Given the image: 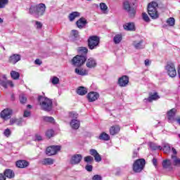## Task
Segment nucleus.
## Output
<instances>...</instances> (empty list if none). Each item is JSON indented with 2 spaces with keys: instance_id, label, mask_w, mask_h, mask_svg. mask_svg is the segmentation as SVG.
<instances>
[{
  "instance_id": "1",
  "label": "nucleus",
  "mask_w": 180,
  "mask_h": 180,
  "mask_svg": "<svg viewBox=\"0 0 180 180\" xmlns=\"http://www.w3.org/2000/svg\"><path fill=\"white\" fill-rule=\"evenodd\" d=\"M148 13L152 19H158L160 13H158V3L152 1L148 5Z\"/></svg>"
},
{
  "instance_id": "2",
  "label": "nucleus",
  "mask_w": 180,
  "mask_h": 180,
  "mask_svg": "<svg viewBox=\"0 0 180 180\" xmlns=\"http://www.w3.org/2000/svg\"><path fill=\"white\" fill-rule=\"evenodd\" d=\"M30 13H35L37 17L41 16L46 12V4L41 3L37 6H31L29 10Z\"/></svg>"
},
{
  "instance_id": "3",
  "label": "nucleus",
  "mask_w": 180,
  "mask_h": 180,
  "mask_svg": "<svg viewBox=\"0 0 180 180\" xmlns=\"http://www.w3.org/2000/svg\"><path fill=\"white\" fill-rule=\"evenodd\" d=\"M144 167H146V160L141 158L134 162L132 165V169L134 172L139 174L141 172L143 169H144Z\"/></svg>"
},
{
  "instance_id": "4",
  "label": "nucleus",
  "mask_w": 180,
  "mask_h": 180,
  "mask_svg": "<svg viewBox=\"0 0 180 180\" xmlns=\"http://www.w3.org/2000/svg\"><path fill=\"white\" fill-rule=\"evenodd\" d=\"M39 105L44 110H48L49 112L53 108V101L46 97L39 98Z\"/></svg>"
},
{
  "instance_id": "5",
  "label": "nucleus",
  "mask_w": 180,
  "mask_h": 180,
  "mask_svg": "<svg viewBox=\"0 0 180 180\" xmlns=\"http://www.w3.org/2000/svg\"><path fill=\"white\" fill-rule=\"evenodd\" d=\"M99 43H101V39L98 36L93 35L88 39V47L90 50L96 49L99 46Z\"/></svg>"
},
{
  "instance_id": "6",
  "label": "nucleus",
  "mask_w": 180,
  "mask_h": 180,
  "mask_svg": "<svg viewBox=\"0 0 180 180\" xmlns=\"http://www.w3.org/2000/svg\"><path fill=\"white\" fill-rule=\"evenodd\" d=\"M165 70L171 78H175V77H176V69L175 68V65L173 63H168L165 67Z\"/></svg>"
},
{
  "instance_id": "7",
  "label": "nucleus",
  "mask_w": 180,
  "mask_h": 180,
  "mask_svg": "<svg viewBox=\"0 0 180 180\" xmlns=\"http://www.w3.org/2000/svg\"><path fill=\"white\" fill-rule=\"evenodd\" d=\"M86 61V57L84 56H76L72 60L73 65L75 67H81Z\"/></svg>"
},
{
  "instance_id": "8",
  "label": "nucleus",
  "mask_w": 180,
  "mask_h": 180,
  "mask_svg": "<svg viewBox=\"0 0 180 180\" xmlns=\"http://www.w3.org/2000/svg\"><path fill=\"white\" fill-rule=\"evenodd\" d=\"M150 147L152 150H163L165 154H169V153L172 151V148H174V147H171V145H169V143H165L163 146V148L160 146H155L154 144L151 145Z\"/></svg>"
},
{
  "instance_id": "9",
  "label": "nucleus",
  "mask_w": 180,
  "mask_h": 180,
  "mask_svg": "<svg viewBox=\"0 0 180 180\" xmlns=\"http://www.w3.org/2000/svg\"><path fill=\"white\" fill-rule=\"evenodd\" d=\"M172 153L171 158L173 165H174V167H180V158L176 156L178 155V151H176L175 148H172Z\"/></svg>"
},
{
  "instance_id": "10",
  "label": "nucleus",
  "mask_w": 180,
  "mask_h": 180,
  "mask_svg": "<svg viewBox=\"0 0 180 180\" xmlns=\"http://www.w3.org/2000/svg\"><path fill=\"white\" fill-rule=\"evenodd\" d=\"M61 150V146H51L46 148V155L51 156L57 154L58 151Z\"/></svg>"
},
{
  "instance_id": "11",
  "label": "nucleus",
  "mask_w": 180,
  "mask_h": 180,
  "mask_svg": "<svg viewBox=\"0 0 180 180\" xmlns=\"http://www.w3.org/2000/svg\"><path fill=\"white\" fill-rule=\"evenodd\" d=\"M12 113H13L12 109L5 108L0 112V117L3 119V120H8V119H11Z\"/></svg>"
},
{
  "instance_id": "12",
  "label": "nucleus",
  "mask_w": 180,
  "mask_h": 180,
  "mask_svg": "<svg viewBox=\"0 0 180 180\" xmlns=\"http://www.w3.org/2000/svg\"><path fill=\"white\" fill-rule=\"evenodd\" d=\"M99 98V94L95 91H91L87 95L89 102H95Z\"/></svg>"
},
{
  "instance_id": "13",
  "label": "nucleus",
  "mask_w": 180,
  "mask_h": 180,
  "mask_svg": "<svg viewBox=\"0 0 180 180\" xmlns=\"http://www.w3.org/2000/svg\"><path fill=\"white\" fill-rule=\"evenodd\" d=\"M162 166L164 169L172 171V162L169 159H165L162 162Z\"/></svg>"
},
{
  "instance_id": "14",
  "label": "nucleus",
  "mask_w": 180,
  "mask_h": 180,
  "mask_svg": "<svg viewBox=\"0 0 180 180\" xmlns=\"http://www.w3.org/2000/svg\"><path fill=\"white\" fill-rule=\"evenodd\" d=\"M0 85L3 86L4 88H8V86H11V88H13V82L11 80H6V77H4V79H0Z\"/></svg>"
},
{
  "instance_id": "15",
  "label": "nucleus",
  "mask_w": 180,
  "mask_h": 180,
  "mask_svg": "<svg viewBox=\"0 0 180 180\" xmlns=\"http://www.w3.org/2000/svg\"><path fill=\"white\" fill-rule=\"evenodd\" d=\"M82 160V155H79V154L74 155L71 158L70 164H72L73 165L79 164Z\"/></svg>"
},
{
  "instance_id": "16",
  "label": "nucleus",
  "mask_w": 180,
  "mask_h": 180,
  "mask_svg": "<svg viewBox=\"0 0 180 180\" xmlns=\"http://www.w3.org/2000/svg\"><path fill=\"white\" fill-rule=\"evenodd\" d=\"M109 131L110 136H116V134H119L120 132V126L113 125L110 127Z\"/></svg>"
},
{
  "instance_id": "17",
  "label": "nucleus",
  "mask_w": 180,
  "mask_h": 180,
  "mask_svg": "<svg viewBox=\"0 0 180 180\" xmlns=\"http://www.w3.org/2000/svg\"><path fill=\"white\" fill-rule=\"evenodd\" d=\"M129 84V77L124 75L118 79L120 86H126Z\"/></svg>"
},
{
  "instance_id": "18",
  "label": "nucleus",
  "mask_w": 180,
  "mask_h": 180,
  "mask_svg": "<svg viewBox=\"0 0 180 180\" xmlns=\"http://www.w3.org/2000/svg\"><path fill=\"white\" fill-rule=\"evenodd\" d=\"M123 8L127 12H129V13H133L134 15L136 13V11L134 8L130 6V3L128 1H125L123 4Z\"/></svg>"
},
{
  "instance_id": "19",
  "label": "nucleus",
  "mask_w": 180,
  "mask_h": 180,
  "mask_svg": "<svg viewBox=\"0 0 180 180\" xmlns=\"http://www.w3.org/2000/svg\"><path fill=\"white\" fill-rule=\"evenodd\" d=\"M90 154L93 157H94L95 161L96 162H101L102 161V157H101V155L98 153V151L95 149H91L90 150Z\"/></svg>"
},
{
  "instance_id": "20",
  "label": "nucleus",
  "mask_w": 180,
  "mask_h": 180,
  "mask_svg": "<svg viewBox=\"0 0 180 180\" xmlns=\"http://www.w3.org/2000/svg\"><path fill=\"white\" fill-rule=\"evenodd\" d=\"M160 99V96H158V93L155 92L153 94L150 93L149 94V97L148 98H145V102H153V101H158Z\"/></svg>"
},
{
  "instance_id": "21",
  "label": "nucleus",
  "mask_w": 180,
  "mask_h": 180,
  "mask_svg": "<svg viewBox=\"0 0 180 180\" xmlns=\"http://www.w3.org/2000/svg\"><path fill=\"white\" fill-rule=\"evenodd\" d=\"M9 63L11 64H16L18 61H20V55L13 54L8 59Z\"/></svg>"
},
{
  "instance_id": "22",
  "label": "nucleus",
  "mask_w": 180,
  "mask_h": 180,
  "mask_svg": "<svg viewBox=\"0 0 180 180\" xmlns=\"http://www.w3.org/2000/svg\"><path fill=\"white\" fill-rule=\"evenodd\" d=\"M4 175L6 178H8L9 179H12V178H15V172L13 170L11 169H7L4 172Z\"/></svg>"
},
{
  "instance_id": "23",
  "label": "nucleus",
  "mask_w": 180,
  "mask_h": 180,
  "mask_svg": "<svg viewBox=\"0 0 180 180\" xmlns=\"http://www.w3.org/2000/svg\"><path fill=\"white\" fill-rule=\"evenodd\" d=\"M86 23H87L86 19L84 18H81L76 22V25L77 27H79V29L84 28V27L86 25Z\"/></svg>"
},
{
  "instance_id": "24",
  "label": "nucleus",
  "mask_w": 180,
  "mask_h": 180,
  "mask_svg": "<svg viewBox=\"0 0 180 180\" xmlns=\"http://www.w3.org/2000/svg\"><path fill=\"white\" fill-rule=\"evenodd\" d=\"M16 167L18 168H26V167H29V162L26 160H18L16 162Z\"/></svg>"
},
{
  "instance_id": "25",
  "label": "nucleus",
  "mask_w": 180,
  "mask_h": 180,
  "mask_svg": "<svg viewBox=\"0 0 180 180\" xmlns=\"http://www.w3.org/2000/svg\"><path fill=\"white\" fill-rule=\"evenodd\" d=\"M86 65L88 68H94V67L96 65V60L92 58H90L87 60Z\"/></svg>"
},
{
  "instance_id": "26",
  "label": "nucleus",
  "mask_w": 180,
  "mask_h": 180,
  "mask_svg": "<svg viewBox=\"0 0 180 180\" xmlns=\"http://www.w3.org/2000/svg\"><path fill=\"white\" fill-rule=\"evenodd\" d=\"M79 16H81V13H79V12H78V11L72 12L68 16L69 20L70 22H74V20H75L76 18H79Z\"/></svg>"
},
{
  "instance_id": "27",
  "label": "nucleus",
  "mask_w": 180,
  "mask_h": 180,
  "mask_svg": "<svg viewBox=\"0 0 180 180\" xmlns=\"http://www.w3.org/2000/svg\"><path fill=\"white\" fill-rule=\"evenodd\" d=\"M75 72L77 74V75H88V71L85 69H81L79 68H77L75 70Z\"/></svg>"
},
{
  "instance_id": "28",
  "label": "nucleus",
  "mask_w": 180,
  "mask_h": 180,
  "mask_svg": "<svg viewBox=\"0 0 180 180\" xmlns=\"http://www.w3.org/2000/svg\"><path fill=\"white\" fill-rule=\"evenodd\" d=\"M77 93L78 94V95H81L82 96L84 95H86V94H88V89L84 86H79L77 89Z\"/></svg>"
},
{
  "instance_id": "29",
  "label": "nucleus",
  "mask_w": 180,
  "mask_h": 180,
  "mask_svg": "<svg viewBox=\"0 0 180 180\" xmlns=\"http://www.w3.org/2000/svg\"><path fill=\"white\" fill-rule=\"evenodd\" d=\"M176 113V109L175 108L171 109L169 111L167 112V119L169 120H172Z\"/></svg>"
},
{
  "instance_id": "30",
  "label": "nucleus",
  "mask_w": 180,
  "mask_h": 180,
  "mask_svg": "<svg viewBox=\"0 0 180 180\" xmlns=\"http://www.w3.org/2000/svg\"><path fill=\"white\" fill-rule=\"evenodd\" d=\"M98 139L100 140H103V141H109V140H110V136L105 132H102L98 136Z\"/></svg>"
},
{
  "instance_id": "31",
  "label": "nucleus",
  "mask_w": 180,
  "mask_h": 180,
  "mask_svg": "<svg viewBox=\"0 0 180 180\" xmlns=\"http://www.w3.org/2000/svg\"><path fill=\"white\" fill-rule=\"evenodd\" d=\"M10 124H17V126H22V119L12 118L10 120Z\"/></svg>"
},
{
  "instance_id": "32",
  "label": "nucleus",
  "mask_w": 180,
  "mask_h": 180,
  "mask_svg": "<svg viewBox=\"0 0 180 180\" xmlns=\"http://www.w3.org/2000/svg\"><path fill=\"white\" fill-rule=\"evenodd\" d=\"M124 29L125 30H136V27H134V23L129 22L124 25Z\"/></svg>"
},
{
  "instance_id": "33",
  "label": "nucleus",
  "mask_w": 180,
  "mask_h": 180,
  "mask_svg": "<svg viewBox=\"0 0 180 180\" xmlns=\"http://www.w3.org/2000/svg\"><path fill=\"white\" fill-rule=\"evenodd\" d=\"M41 162L43 165H53V164H54V160L52 158H45Z\"/></svg>"
},
{
  "instance_id": "34",
  "label": "nucleus",
  "mask_w": 180,
  "mask_h": 180,
  "mask_svg": "<svg viewBox=\"0 0 180 180\" xmlns=\"http://www.w3.org/2000/svg\"><path fill=\"white\" fill-rule=\"evenodd\" d=\"M70 126L72 129H75L77 130V129L79 128V121L77 120H72Z\"/></svg>"
},
{
  "instance_id": "35",
  "label": "nucleus",
  "mask_w": 180,
  "mask_h": 180,
  "mask_svg": "<svg viewBox=\"0 0 180 180\" xmlns=\"http://www.w3.org/2000/svg\"><path fill=\"white\" fill-rule=\"evenodd\" d=\"M122 34H117L114 37V43L115 44H119L122 41Z\"/></svg>"
},
{
  "instance_id": "36",
  "label": "nucleus",
  "mask_w": 180,
  "mask_h": 180,
  "mask_svg": "<svg viewBox=\"0 0 180 180\" xmlns=\"http://www.w3.org/2000/svg\"><path fill=\"white\" fill-rule=\"evenodd\" d=\"M11 78H13V79H19V77H20V75L19 74V72L15 70H12L11 72Z\"/></svg>"
},
{
  "instance_id": "37",
  "label": "nucleus",
  "mask_w": 180,
  "mask_h": 180,
  "mask_svg": "<svg viewBox=\"0 0 180 180\" xmlns=\"http://www.w3.org/2000/svg\"><path fill=\"white\" fill-rule=\"evenodd\" d=\"M84 161L87 162V164H92L94 162V158L91 155L86 156L84 158Z\"/></svg>"
},
{
  "instance_id": "38",
  "label": "nucleus",
  "mask_w": 180,
  "mask_h": 180,
  "mask_svg": "<svg viewBox=\"0 0 180 180\" xmlns=\"http://www.w3.org/2000/svg\"><path fill=\"white\" fill-rule=\"evenodd\" d=\"M78 52L80 54H87L88 53V48H86V47H79V48H78Z\"/></svg>"
},
{
  "instance_id": "39",
  "label": "nucleus",
  "mask_w": 180,
  "mask_h": 180,
  "mask_svg": "<svg viewBox=\"0 0 180 180\" xmlns=\"http://www.w3.org/2000/svg\"><path fill=\"white\" fill-rule=\"evenodd\" d=\"M100 8L102 11V12H103V13H107L108 12L106 11H108V6H106L105 4L104 3H101L100 4Z\"/></svg>"
},
{
  "instance_id": "40",
  "label": "nucleus",
  "mask_w": 180,
  "mask_h": 180,
  "mask_svg": "<svg viewBox=\"0 0 180 180\" xmlns=\"http://www.w3.org/2000/svg\"><path fill=\"white\" fill-rule=\"evenodd\" d=\"M9 0H0V9H2L8 5Z\"/></svg>"
},
{
  "instance_id": "41",
  "label": "nucleus",
  "mask_w": 180,
  "mask_h": 180,
  "mask_svg": "<svg viewBox=\"0 0 180 180\" xmlns=\"http://www.w3.org/2000/svg\"><path fill=\"white\" fill-rule=\"evenodd\" d=\"M46 136L48 139H51L54 136V131L53 129H49L46 131Z\"/></svg>"
},
{
  "instance_id": "42",
  "label": "nucleus",
  "mask_w": 180,
  "mask_h": 180,
  "mask_svg": "<svg viewBox=\"0 0 180 180\" xmlns=\"http://www.w3.org/2000/svg\"><path fill=\"white\" fill-rule=\"evenodd\" d=\"M167 25H169V26H174V25H175V18H168L167 20Z\"/></svg>"
},
{
  "instance_id": "43",
  "label": "nucleus",
  "mask_w": 180,
  "mask_h": 180,
  "mask_svg": "<svg viewBox=\"0 0 180 180\" xmlns=\"http://www.w3.org/2000/svg\"><path fill=\"white\" fill-rule=\"evenodd\" d=\"M69 117L70 119H72V120H76L78 117V114H77V112H71L69 113Z\"/></svg>"
},
{
  "instance_id": "44",
  "label": "nucleus",
  "mask_w": 180,
  "mask_h": 180,
  "mask_svg": "<svg viewBox=\"0 0 180 180\" xmlns=\"http://www.w3.org/2000/svg\"><path fill=\"white\" fill-rule=\"evenodd\" d=\"M4 134L6 137H10L11 134H12V131L8 128L6 129L4 131Z\"/></svg>"
},
{
  "instance_id": "45",
  "label": "nucleus",
  "mask_w": 180,
  "mask_h": 180,
  "mask_svg": "<svg viewBox=\"0 0 180 180\" xmlns=\"http://www.w3.org/2000/svg\"><path fill=\"white\" fill-rule=\"evenodd\" d=\"M44 122H49V123H54V118L52 117H44Z\"/></svg>"
},
{
  "instance_id": "46",
  "label": "nucleus",
  "mask_w": 180,
  "mask_h": 180,
  "mask_svg": "<svg viewBox=\"0 0 180 180\" xmlns=\"http://www.w3.org/2000/svg\"><path fill=\"white\" fill-rule=\"evenodd\" d=\"M142 18L145 22H150V18L148 17V15H147V13H143Z\"/></svg>"
},
{
  "instance_id": "47",
  "label": "nucleus",
  "mask_w": 180,
  "mask_h": 180,
  "mask_svg": "<svg viewBox=\"0 0 180 180\" xmlns=\"http://www.w3.org/2000/svg\"><path fill=\"white\" fill-rule=\"evenodd\" d=\"M51 82H52V84H53V85H57V84H58V82H60V79H58V77H53L52 78Z\"/></svg>"
},
{
  "instance_id": "48",
  "label": "nucleus",
  "mask_w": 180,
  "mask_h": 180,
  "mask_svg": "<svg viewBox=\"0 0 180 180\" xmlns=\"http://www.w3.org/2000/svg\"><path fill=\"white\" fill-rule=\"evenodd\" d=\"M26 101H27V98H26V96H25V95L20 96V103H26Z\"/></svg>"
},
{
  "instance_id": "49",
  "label": "nucleus",
  "mask_w": 180,
  "mask_h": 180,
  "mask_svg": "<svg viewBox=\"0 0 180 180\" xmlns=\"http://www.w3.org/2000/svg\"><path fill=\"white\" fill-rule=\"evenodd\" d=\"M141 43H143V41H140L139 42H136L134 41L133 45L134 46L135 49H141Z\"/></svg>"
},
{
  "instance_id": "50",
  "label": "nucleus",
  "mask_w": 180,
  "mask_h": 180,
  "mask_svg": "<svg viewBox=\"0 0 180 180\" xmlns=\"http://www.w3.org/2000/svg\"><path fill=\"white\" fill-rule=\"evenodd\" d=\"M34 140L35 141H41V140H43V138L40 136V134H37L34 136Z\"/></svg>"
},
{
  "instance_id": "51",
  "label": "nucleus",
  "mask_w": 180,
  "mask_h": 180,
  "mask_svg": "<svg viewBox=\"0 0 180 180\" xmlns=\"http://www.w3.org/2000/svg\"><path fill=\"white\" fill-rule=\"evenodd\" d=\"M93 168H94V167H93L92 165H86V167H85L86 170L88 171L89 172H91Z\"/></svg>"
},
{
  "instance_id": "52",
  "label": "nucleus",
  "mask_w": 180,
  "mask_h": 180,
  "mask_svg": "<svg viewBox=\"0 0 180 180\" xmlns=\"http://www.w3.org/2000/svg\"><path fill=\"white\" fill-rule=\"evenodd\" d=\"M93 180H102V176L100 175L96 174L93 177Z\"/></svg>"
},
{
  "instance_id": "53",
  "label": "nucleus",
  "mask_w": 180,
  "mask_h": 180,
  "mask_svg": "<svg viewBox=\"0 0 180 180\" xmlns=\"http://www.w3.org/2000/svg\"><path fill=\"white\" fill-rule=\"evenodd\" d=\"M36 25H37V29H41V27H43V24H41V22L39 21H36Z\"/></svg>"
},
{
  "instance_id": "54",
  "label": "nucleus",
  "mask_w": 180,
  "mask_h": 180,
  "mask_svg": "<svg viewBox=\"0 0 180 180\" xmlns=\"http://www.w3.org/2000/svg\"><path fill=\"white\" fill-rule=\"evenodd\" d=\"M72 34L75 37H78V31L75 30H72Z\"/></svg>"
},
{
  "instance_id": "55",
  "label": "nucleus",
  "mask_w": 180,
  "mask_h": 180,
  "mask_svg": "<svg viewBox=\"0 0 180 180\" xmlns=\"http://www.w3.org/2000/svg\"><path fill=\"white\" fill-rule=\"evenodd\" d=\"M34 63L37 65H41V64H43V62H41V60H40V59H36L34 61Z\"/></svg>"
},
{
  "instance_id": "56",
  "label": "nucleus",
  "mask_w": 180,
  "mask_h": 180,
  "mask_svg": "<svg viewBox=\"0 0 180 180\" xmlns=\"http://www.w3.org/2000/svg\"><path fill=\"white\" fill-rule=\"evenodd\" d=\"M137 157H139V153L134 151L132 154V158H137Z\"/></svg>"
},
{
  "instance_id": "57",
  "label": "nucleus",
  "mask_w": 180,
  "mask_h": 180,
  "mask_svg": "<svg viewBox=\"0 0 180 180\" xmlns=\"http://www.w3.org/2000/svg\"><path fill=\"white\" fill-rule=\"evenodd\" d=\"M29 116H30V112L25 111L24 112V117H29Z\"/></svg>"
},
{
  "instance_id": "58",
  "label": "nucleus",
  "mask_w": 180,
  "mask_h": 180,
  "mask_svg": "<svg viewBox=\"0 0 180 180\" xmlns=\"http://www.w3.org/2000/svg\"><path fill=\"white\" fill-rule=\"evenodd\" d=\"M150 60H148V59H146L145 60V65L147 67V66H148V65H150Z\"/></svg>"
},
{
  "instance_id": "59",
  "label": "nucleus",
  "mask_w": 180,
  "mask_h": 180,
  "mask_svg": "<svg viewBox=\"0 0 180 180\" xmlns=\"http://www.w3.org/2000/svg\"><path fill=\"white\" fill-rule=\"evenodd\" d=\"M0 180H6V178H5L3 174H0Z\"/></svg>"
},
{
  "instance_id": "60",
  "label": "nucleus",
  "mask_w": 180,
  "mask_h": 180,
  "mask_svg": "<svg viewBox=\"0 0 180 180\" xmlns=\"http://www.w3.org/2000/svg\"><path fill=\"white\" fill-rule=\"evenodd\" d=\"M152 161H153V165H155V167H157V159L153 158Z\"/></svg>"
},
{
  "instance_id": "61",
  "label": "nucleus",
  "mask_w": 180,
  "mask_h": 180,
  "mask_svg": "<svg viewBox=\"0 0 180 180\" xmlns=\"http://www.w3.org/2000/svg\"><path fill=\"white\" fill-rule=\"evenodd\" d=\"M176 122H177V123L180 124V117L176 118Z\"/></svg>"
},
{
  "instance_id": "62",
  "label": "nucleus",
  "mask_w": 180,
  "mask_h": 180,
  "mask_svg": "<svg viewBox=\"0 0 180 180\" xmlns=\"http://www.w3.org/2000/svg\"><path fill=\"white\" fill-rule=\"evenodd\" d=\"M178 74H179V77L180 78V66H179Z\"/></svg>"
},
{
  "instance_id": "63",
  "label": "nucleus",
  "mask_w": 180,
  "mask_h": 180,
  "mask_svg": "<svg viewBox=\"0 0 180 180\" xmlns=\"http://www.w3.org/2000/svg\"><path fill=\"white\" fill-rule=\"evenodd\" d=\"M4 22V20H2V18H0V23H3Z\"/></svg>"
},
{
  "instance_id": "64",
  "label": "nucleus",
  "mask_w": 180,
  "mask_h": 180,
  "mask_svg": "<svg viewBox=\"0 0 180 180\" xmlns=\"http://www.w3.org/2000/svg\"><path fill=\"white\" fill-rule=\"evenodd\" d=\"M27 108H32V105H27Z\"/></svg>"
}]
</instances>
